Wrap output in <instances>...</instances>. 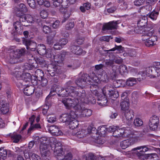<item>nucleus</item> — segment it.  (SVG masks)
<instances>
[{
	"mask_svg": "<svg viewBox=\"0 0 160 160\" xmlns=\"http://www.w3.org/2000/svg\"><path fill=\"white\" fill-rule=\"evenodd\" d=\"M49 130L52 134L55 136H59L62 134L61 131L56 126L52 125L50 127Z\"/></svg>",
	"mask_w": 160,
	"mask_h": 160,
	"instance_id": "nucleus-18",
	"label": "nucleus"
},
{
	"mask_svg": "<svg viewBox=\"0 0 160 160\" xmlns=\"http://www.w3.org/2000/svg\"><path fill=\"white\" fill-rule=\"evenodd\" d=\"M36 63H34L35 65L36 64L37 65L38 64L40 65L42 67L44 66L46 64V62L43 58L41 57H39L37 58L35 60Z\"/></svg>",
	"mask_w": 160,
	"mask_h": 160,
	"instance_id": "nucleus-41",
	"label": "nucleus"
},
{
	"mask_svg": "<svg viewBox=\"0 0 160 160\" xmlns=\"http://www.w3.org/2000/svg\"><path fill=\"white\" fill-rule=\"evenodd\" d=\"M47 121L49 123H54L56 121V118L54 116L51 115H48L47 117Z\"/></svg>",
	"mask_w": 160,
	"mask_h": 160,
	"instance_id": "nucleus-64",
	"label": "nucleus"
},
{
	"mask_svg": "<svg viewBox=\"0 0 160 160\" xmlns=\"http://www.w3.org/2000/svg\"><path fill=\"white\" fill-rule=\"evenodd\" d=\"M37 51L40 55H43L46 54V48L45 45L42 44L38 45L37 47Z\"/></svg>",
	"mask_w": 160,
	"mask_h": 160,
	"instance_id": "nucleus-31",
	"label": "nucleus"
},
{
	"mask_svg": "<svg viewBox=\"0 0 160 160\" xmlns=\"http://www.w3.org/2000/svg\"><path fill=\"white\" fill-rule=\"evenodd\" d=\"M154 69V67H148L147 68L145 72V73H146V76L147 75L150 77L149 75H150V74L153 73V70Z\"/></svg>",
	"mask_w": 160,
	"mask_h": 160,
	"instance_id": "nucleus-57",
	"label": "nucleus"
},
{
	"mask_svg": "<svg viewBox=\"0 0 160 160\" xmlns=\"http://www.w3.org/2000/svg\"><path fill=\"white\" fill-rule=\"evenodd\" d=\"M40 23H41V26L43 27V31L45 33L47 34L50 32V28L49 27L45 25H43L42 22H40Z\"/></svg>",
	"mask_w": 160,
	"mask_h": 160,
	"instance_id": "nucleus-60",
	"label": "nucleus"
},
{
	"mask_svg": "<svg viewBox=\"0 0 160 160\" xmlns=\"http://www.w3.org/2000/svg\"><path fill=\"white\" fill-rule=\"evenodd\" d=\"M123 81L122 80H114L113 82L114 87L116 88H118L121 87Z\"/></svg>",
	"mask_w": 160,
	"mask_h": 160,
	"instance_id": "nucleus-51",
	"label": "nucleus"
},
{
	"mask_svg": "<svg viewBox=\"0 0 160 160\" xmlns=\"http://www.w3.org/2000/svg\"><path fill=\"white\" fill-rule=\"evenodd\" d=\"M105 65L106 67L110 68L111 67L112 68L115 66L114 64V61L111 60H106L105 62Z\"/></svg>",
	"mask_w": 160,
	"mask_h": 160,
	"instance_id": "nucleus-52",
	"label": "nucleus"
},
{
	"mask_svg": "<svg viewBox=\"0 0 160 160\" xmlns=\"http://www.w3.org/2000/svg\"><path fill=\"white\" fill-rule=\"evenodd\" d=\"M70 51L72 53L78 55H80L83 53L82 49L78 46H71Z\"/></svg>",
	"mask_w": 160,
	"mask_h": 160,
	"instance_id": "nucleus-24",
	"label": "nucleus"
},
{
	"mask_svg": "<svg viewBox=\"0 0 160 160\" xmlns=\"http://www.w3.org/2000/svg\"><path fill=\"white\" fill-rule=\"evenodd\" d=\"M21 88L20 89H21ZM23 92L27 96H30L32 95L34 92L35 88L33 86H27L25 88L23 87Z\"/></svg>",
	"mask_w": 160,
	"mask_h": 160,
	"instance_id": "nucleus-20",
	"label": "nucleus"
},
{
	"mask_svg": "<svg viewBox=\"0 0 160 160\" xmlns=\"http://www.w3.org/2000/svg\"><path fill=\"white\" fill-rule=\"evenodd\" d=\"M92 114V111L90 109H83L81 111V115L82 117H88Z\"/></svg>",
	"mask_w": 160,
	"mask_h": 160,
	"instance_id": "nucleus-38",
	"label": "nucleus"
},
{
	"mask_svg": "<svg viewBox=\"0 0 160 160\" xmlns=\"http://www.w3.org/2000/svg\"><path fill=\"white\" fill-rule=\"evenodd\" d=\"M112 89H113V86L111 84H108L103 88L102 92L104 95L108 97V96H110V92Z\"/></svg>",
	"mask_w": 160,
	"mask_h": 160,
	"instance_id": "nucleus-22",
	"label": "nucleus"
},
{
	"mask_svg": "<svg viewBox=\"0 0 160 160\" xmlns=\"http://www.w3.org/2000/svg\"><path fill=\"white\" fill-rule=\"evenodd\" d=\"M117 21H113L104 24L102 28V30L103 31L108 30H112L116 29L117 27Z\"/></svg>",
	"mask_w": 160,
	"mask_h": 160,
	"instance_id": "nucleus-15",
	"label": "nucleus"
},
{
	"mask_svg": "<svg viewBox=\"0 0 160 160\" xmlns=\"http://www.w3.org/2000/svg\"><path fill=\"white\" fill-rule=\"evenodd\" d=\"M35 75V79H37L38 81H40V79L43 78L44 73L41 70L38 69L36 71Z\"/></svg>",
	"mask_w": 160,
	"mask_h": 160,
	"instance_id": "nucleus-33",
	"label": "nucleus"
},
{
	"mask_svg": "<svg viewBox=\"0 0 160 160\" xmlns=\"http://www.w3.org/2000/svg\"><path fill=\"white\" fill-rule=\"evenodd\" d=\"M146 73L144 71L140 72L138 75L137 80L139 81L142 80L145 77Z\"/></svg>",
	"mask_w": 160,
	"mask_h": 160,
	"instance_id": "nucleus-48",
	"label": "nucleus"
},
{
	"mask_svg": "<svg viewBox=\"0 0 160 160\" xmlns=\"http://www.w3.org/2000/svg\"><path fill=\"white\" fill-rule=\"evenodd\" d=\"M38 83H39L42 87L46 86L48 84V80L47 79L44 77L40 79V81H38Z\"/></svg>",
	"mask_w": 160,
	"mask_h": 160,
	"instance_id": "nucleus-56",
	"label": "nucleus"
},
{
	"mask_svg": "<svg viewBox=\"0 0 160 160\" xmlns=\"http://www.w3.org/2000/svg\"><path fill=\"white\" fill-rule=\"evenodd\" d=\"M119 71L120 73L122 75H123L124 77L126 76L127 74L128 73L127 67L124 65H121L119 66Z\"/></svg>",
	"mask_w": 160,
	"mask_h": 160,
	"instance_id": "nucleus-35",
	"label": "nucleus"
},
{
	"mask_svg": "<svg viewBox=\"0 0 160 160\" xmlns=\"http://www.w3.org/2000/svg\"><path fill=\"white\" fill-rule=\"evenodd\" d=\"M61 145L62 144L60 142H57L55 145H54V149L52 148V149L54 151V153L55 155L61 156V155L63 156L65 154V152L63 151Z\"/></svg>",
	"mask_w": 160,
	"mask_h": 160,
	"instance_id": "nucleus-14",
	"label": "nucleus"
},
{
	"mask_svg": "<svg viewBox=\"0 0 160 160\" xmlns=\"http://www.w3.org/2000/svg\"><path fill=\"white\" fill-rule=\"evenodd\" d=\"M74 109L78 112H81L83 109V107L80 103L76 104L73 107H72Z\"/></svg>",
	"mask_w": 160,
	"mask_h": 160,
	"instance_id": "nucleus-58",
	"label": "nucleus"
},
{
	"mask_svg": "<svg viewBox=\"0 0 160 160\" xmlns=\"http://www.w3.org/2000/svg\"><path fill=\"white\" fill-rule=\"evenodd\" d=\"M66 53V52L62 51L61 53H58L53 55L54 61L58 66H60L62 64V61L64 59Z\"/></svg>",
	"mask_w": 160,
	"mask_h": 160,
	"instance_id": "nucleus-8",
	"label": "nucleus"
},
{
	"mask_svg": "<svg viewBox=\"0 0 160 160\" xmlns=\"http://www.w3.org/2000/svg\"><path fill=\"white\" fill-rule=\"evenodd\" d=\"M158 13L157 12H152L150 13H148V14H146L148 18H150L153 20H156L157 17Z\"/></svg>",
	"mask_w": 160,
	"mask_h": 160,
	"instance_id": "nucleus-44",
	"label": "nucleus"
},
{
	"mask_svg": "<svg viewBox=\"0 0 160 160\" xmlns=\"http://www.w3.org/2000/svg\"><path fill=\"white\" fill-rule=\"evenodd\" d=\"M31 75L29 73H25L23 74L22 76V79L23 81L22 82L21 84V88H22L24 86L25 82H30L31 80Z\"/></svg>",
	"mask_w": 160,
	"mask_h": 160,
	"instance_id": "nucleus-28",
	"label": "nucleus"
},
{
	"mask_svg": "<svg viewBox=\"0 0 160 160\" xmlns=\"http://www.w3.org/2000/svg\"><path fill=\"white\" fill-rule=\"evenodd\" d=\"M133 124L136 127H140L142 125L143 122L141 119L137 118L134 119Z\"/></svg>",
	"mask_w": 160,
	"mask_h": 160,
	"instance_id": "nucleus-46",
	"label": "nucleus"
},
{
	"mask_svg": "<svg viewBox=\"0 0 160 160\" xmlns=\"http://www.w3.org/2000/svg\"><path fill=\"white\" fill-rule=\"evenodd\" d=\"M12 138L14 142L17 143L21 138V136L20 134H14L12 136Z\"/></svg>",
	"mask_w": 160,
	"mask_h": 160,
	"instance_id": "nucleus-55",
	"label": "nucleus"
},
{
	"mask_svg": "<svg viewBox=\"0 0 160 160\" xmlns=\"http://www.w3.org/2000/svg\"><path fill=\"white\" fill-rule=\"evenodd\" d=\"M107 96L104 95L103 96H99L98 97V102L99 105L101 106H105L108 100L107 98Z\"/></svg>",
	"mask_w": 160,
	"mask_h": 160,
	"instance_id": "nucleus-30",
	"label": "nucleus"
},
{
	"mask_svg": "<svg viewBox=\"0 0 160 160\" xmlns=\"http://www.w3.org/2000/svg\"><path fill=\"white\" fill-rule=\"evenodd\" d=\"M69 127L71 129H73L77 127L79 124L76 118H72L68 124Z\"/></svg>",
	"mask_w": 160,
	"mask_h": 160,
	"instance_id": "nucleus-32",
	"label": "nucleus"
},
{
	"mask_svg": "<svg viewBox=\"0 0 160 160\" xmlns=\"http://www.w3.org/2000/svg\"><path fill=\"white\" fill-rule=\"evenodd\" d=\"M137 80L136 78H129L126 81V85L129 86H132L137 83Z\"/></svg>",
	"mask_w": 160,
	"mask_h": 160,
	"instance_id": "nucleus-37",
	"label": "nucleus"
},
{
	"mask_svg": "<svg viewBox=\"0 0 160 160\" xmlns=\"http://www.w3.org/2000/svg\"><path fill=\"white\" fill-rule=\"evenodd\" d=\"M25 51V48L11 51L9 54V62L12 64L18 62L19 59L24 55Z\"/></svg>",
	"mask_w": 160,
	"mask_h": 160,
	"instance_id": "nucleus-3",
	"label": "nucleus"
},
{
	"mask_svg": "<svg viewBox=\"0 0 160 160\" xmlns=\"http://www.w3.org/2000/svg\"><path fill=\"white\" fill-rule=\"evenodd\" d=\"M159 123L158 117L155 115L152 116L149 120V125L150 130L154 131L156 130L158 126Z\"/></svg>",
	"mask_w": 160,
	"mask_h": 160,
	"instance_id": "nucleus-10",
	"label": "nucleus"
},
{
	"mask_svg": "<svg viewBox=\"0 0 160 160\" xmlns=\"http://www.w3.org/2000/svg\"><path fill=\"white\" fill-rule=\"evenodd\" d=\"M141 149H142V150L140 151V152H137V155L138 157L145 156L144 155H146L144 153L145 152L150 149L148 147V146H142L134 148L133 150H140Z\"/></svg>",
	"mask_w": 160,
	"mask_h": 160,
	"instance_id": "nucleus-17",
	"label": "nucleus"
},
{
	"mask_svg": "<svg viewBox=\"0 0 160 160\" xmlns=\"http://www.w3.org/2000/svg\"><path fill=\"white\" fill-rule=\"evenodd\" d=\"M74 99L70 98H65L62 100V102L64 104L66 108L68 109H70L74 107V105L77 103L79 99H77L76 98H74Z\"/></svg>",
	"mask_w": 160,
	"mask_h": 160,
	"instance_id": "nucleus-6",
	"label": "nucleus"
},
{
	"mask_svg": "<svg viewBox=\"0 0 160 160\" xmlns=\"http://www.w3.org/2000/svg\"><path fill=\"white\" fill-rule=\"evenodd\" d=\"M126 131L121 128H116L114 132H113V136L116 138H122L128 136V133H127Z\"/></svg>",
	"mask_w": 160,
	"mask_h": 160,
	"instance_id": "nucleus-16",
	"label": "nucleus"
},
{
	"mask_svg": "<svg viewBox=\"0 0 160 160\" xmlns=\"http://www.w3.org/2000/svg\"><path fill=\"white\" fill-rule=\"evenodd\" d=\"M146 0H135L134 4L136 6H140L142 5Z\"/></svg>",
	"mask_w": 160,
	"mask_h": 160,
	"instance_id": "nucleus-63",
	"label": "nucleus"
},
{
	"mask_svg": "<svg viewBox=\"0 0 160 160\" xmlns=\"http://www.w3.org/2000/svg\"><path fill=\"white\" fill-rule=\"evenodd\" d=\"M98 131H99V133L101 134L102 135H105L107 131V128L104 126H102L99 127L98 128Z\"/></svg>",
	"mask_w": 160,
	"mask_h": 160,
	"instance_id": "nucleus-61",
	"label": "nucleus"
},
{
	"mask_svg": "<svg viewBox=\"0 0 160 160\" xmlns=\"http://www.w3.org/2000/svg\"><path fill=\"white\" fill-rule=\"evenodd\" d=\"M82 91L84 92V96H81V95L78 94L76 97V98L78 99H79V100L82 102H88V103H90L92 104H95L96 100L95 98L93 97H92V95L88 97V96H87L86 92L84 90L81 89L79 91H78V93H79L80 92H82Z\"/></svg>",
	"mask_w": 160,
	"mask_h": 160,
	"instance_id": "nucleus-4",
	"label": "nucleus"
},
{
	"mask_svg": "<svg viewBox=\"0 0 160 160\" xmlns=\"http://www.w3.org/2000/svg\"><path fill=\"white\" fill-rule=\"evenodd\" d=\"M12 74L14 76V81L17 87L20 89L21 88L22 83L23 81L22 80V73L18 68H16L14 69L12 72Z\"/></svg>",
	"mask_w": 160,
	"mask_h": 160,
	"instance_id": "nucleus-5",
	"label": "nucleus"
},
{
	"mask_svg": "<svg viewBox=\"0 0 160 160\" xmlns=\"http://www.w3.org/2000/svg\"><path fill=\"white\" fill-rule=\"evenodd\" d=\"M59 66L54 65L51 64L49 65L47 67V70L49 74L52 76L53 77L56 74H58L60 72V67Z\"/></svg>",
	"mask_w": 160,
	"mask_h": 160,
	"instance_id": "nucleus-13",
	"label": "nucleus"
},
{
	"mask_svg": "<svg viewBox=\"0 0 160 160\" xmlns=\"http://www.w3.org/2000/svg\"><path fill=\"white\" fill-rule=\"evenodd\" d=\"M60 11L64 14V17L68 18L71 15V12L70 10L64 8H61L59 9Z\"/></svg>",
	"mask_w": 160,
	"mask_h": 160,
	"instance_id": "nucleus-36",
	"label": "nucleus"
},
{
	"mask_svg": "<svg viewBox=\"0 0 160 160\" xmlns=\"http://www.w3.org/2000/svg\"><path fill=\"white\" fill-rule=\"evenodd\" d=\"M129 103L127 101L124 100L121 102L120 106L121 107V110L123 112H124L129 109Z\"/></svg>",
	"mask_w": 160,
	"mask_h": 160,
	"instance_id": "nucleus-34",
	"label": "nucleus"
},
{
	"mask_svg": "<svg viewBox=\"0 0 160 160\" xmlns=\"http://www.w3.org/2000/svg\"><path fill=\"white\" fill-rule=\"evenodd\" d=\"M81 79L83 81L85 82V84L87 83L90 84L91 82L93 81H94L93 79L94 78L91 76H90L87 73L83 74L80 77Z\"/></svg>",
	"mask_w": 160,
	"mask_h": 160,
	"instance_id": "nucleus-19",
	"label": "nucleus"
},
{
	"mask_svg": "<svg viewBox=\"0 0 160 160\" xmlns=\"http://www.w3.org/2000/svg\"><path fill=\"white\" fill-rule=\"evenodd\" d=\"M139 139V137L137 136L133 137L131 139H127L124 140L121 142L120 146L122 149H125L133 144L131 142V141L137 142Z\"/></svg>",
	"mask_w": 160,
	"mask_h": 160,
	"instance_id": "nucleus-12",
	"label": "nucleus"
},
{
	"mask_svg": "<svg viewBox=\"0 0 160 160\" xmlns=\"http://www.w3.org/2000/svg\"><path fill=\"white\" fill-rule=\"evenodd\" d=\"M97 157L93 153H89L83 158L84 160H96Z\"/></svg>",
	"mask_w": 160,
	"mask_h": 160,
	"instance_id": "nucleus-40",
	"label": "nucleus"
},
{
	"mask_svg": "<svg viewBox=\"0 0 160 160\" xmlns=\"http://www.w3.org/2000/svg\"><path fill=\"white\" fill-rule=\"evenodd\" d=\"M41 125L39 123H36L35 124H33L28 129V133H31V132L32 131L36 129H38L41 128Z\"/></svg>",
	"mask_w": 160,
	"mask_h": 160,
	"instance_id": "nucleus-43",
	"label": "nucleus"
},
{
	"mask_svg": "<svg viewBox=\"0 0 160 160\" xmlns=\"http://www.w3.org/2000/svg\"><path fill=\"white\" fill-rule=\"evenodd\" d=\"M58 160H72V154L69 152L67 153L65 152V154L62 156L61 155V156H57Z\"/></svg>",
	"mask_w": 160,
	"mask_h": 160,
	"instance_id": "nucleus-29",
	"label": "nucleus"
},
{
	"mask_svg": "<svg viewBox=\"0 0 160 160\" xmlns=\"http://www.w3.org/2000/svg\"><path fill=\"white\" fill-rule=\"evenodd\" d=\"M13 26L15 29V32L19 34H21L23 32V27L20 24L18 21H17L13 23Z\"/></svg>",
	"mask_w": 160,
	"mask_h": 160,
	"instance_id": "nucleus-27",
	"label": "nucleus"
},
{
	"mask_svg": "<svg viewBox=\"0 0 160 160\" xmlns=\"http://www.w3.org/2000/svg\"><path fill=\"white\" fill-rule=\"evenodd\" d=\"M38 66L36 64L35 65L34 63H32V64L26 63L23 67V69L25 70H30L33 68H37Z\"/></svg>",
	"mask_w": 160,
	"mask_h": 160,
	"instance_id": "nucleus-39",
	"label": "nucleus"
},
{
	"mask_svg": "<svg viewBox=\"0 0 160 160\" xmlns=\"http://www.w3.org/2000/svg\"><path fill=\"white\" fill-rule=\"evenodd\" d=\"M147 18H148L145 16L140 18L138 22V26L140 27H144V29H145L147 28L145 27V26L147 25Z\"/></svg>",
	"mask_w": 160,
	"mask_h": 160,
	"instance_id": "nucleus-26",
	"label": "nucleus"
},
{
	"mask_svg": "<svg viewBox=\"0 0 160 160\" xmlns=\"http://www.w3.org/2000/svg\"><path fill=\"white\" fill-rule=\"evenodd\" d=\"M20 11H21L24 13H26L28 11V8L26 5L23 3H21L19 5L18 8H17Z\"/></svg>",
	"mask_w": 160,
	"mask_h": 160,
	"instance_id": "nucleus-50",
	"label": "nucleus"
},
{
	"mask_svg": "<svg viewBox=\"0 0 160 160\" xmlns=\"http://www.w3.org/2000/svg\"><path fill=\"white\" fill-rule=\"evenodd\" d=\"M89 134V131L87 129H83L76 132L75 135L78 138H83Z\"/></svg>",
	"mask_w": 160,
	"mask_h": 160,
	"instance_id": "nucleus-25",
	"label": "nucleus"
},
{
	"mask_svg": "<svg viewBox=\"0 0 160 160\" xmlns=\"http://www.w3.org/2000/svg\"><path fill=\"white\" fill-rule=\"evenodd\" d=\"M22 41L23 44L26 46L27 49H29L32 51L35 50L37 46L36 42L31 40L24 38L22 39Z\"/></svg>",
	"mask_w": 160,
	"mask_h": 160,
	"instance_id": "nucleus-11",
	"label": "nucleus"
},
{
	"mask_svg": "<svg viewBox=\"0 0 160 160\" xmlns=\"http://www.w3.org/2000/svg\"><path fill=\"white\" fill-rule=\"evenodd\" d=\"M76 84L79 87H84L85 82L83 81L82 80L80 77L78 78L75 82Z\"/></svg>",
	"mask_w": 160,
	"mask_h": 160,
	"instance_id": "nucleus-54",
	"label": "nucleus"
},
{
	"mask_svg": "<svg viewBox=\"0 0 160 160\" xmlns=\"http://www.w3.org/2000/svg\"><path fill=\"white\" fill-rule=\"evenodd\" d=\"M157 37L156 36L153 35L145 42V44L147 47H152L156 44L155 42L157 41Z\"/></svg>",
	"mask_w": 160,
	"mask_h": 160,
	"instance_id": "nucleus-21",
	"label": "nucleus"
},
{
	"mask_svg": "<svg viewBox=\"0 0 160 160\" xmlns=\"http://www.w3.org/2000/svg\"><path fill=\"white\" fill-rule=\"evenodd\" d=\"M152 27H150L148 26H147L145 29H144L145 33L142 36V39L145 43V42L147 41L153 35L154 32L152 30Z\"/></svg>",
	"mask_w": 160,
	"mask_h": 160,
	"instance_id": "nucleus-9",
	"label": "nucleus"
},
{
	"mask_svg": "<svg viewBox=\"0 0 160 160\" xmlns=\"http://www.w3.org/2000/svg\"><path fill=\"white\" fill-rule=\"evenodd\" d=\"M123 49V48L121 46H117L116 45H115V46L114 48L110 49L108 50H104L105 52H109V51H114L115 50H117L119 51H122Z\"/></svg>",
	"mask_w": 160,
	"mask_h": 160,
	"instance_id": "nucleus-53",
	"label": "nucleus"
},
{
	"mask_svg": "<svg viewBox=\"0 0 160 160\" xmlns=\"http://www.w3.org/2000/svg\"><path fill=\"white\" fill-rule=\"evenodd\" d=\"M77 115L74 111H71L69 114L65 113L61 115L59 118L60 121L68 124L72 118H76Z\"/></svg>",
	"mask_w": 160,
	"mask_h": 160,
	"instance_id": "nucleus-7",
	"label": "nucleus"
},
{
	"mask_svg": "<svg viewBox=\"0 0 160 160\" xmlns=\"http://www.w3.org/2000/svg\"><path fill=\"white\" fill-rule=\"evenodd\" d=\"M110 95L108 96V97H110L113 99V98H116L119 96V92L118 91L116 90L113 88L112 91L110 92Z\"/></svg>",
	"mask_w": 160,
	"mask_h": 160,
	"instance_id": "nucleus-42",
	"label": "nucleus"
},
{
	"mask_svg": "<svg viewBox=\"0 0 160 160\" xmlns=\"http://www.w3.org/2000/svg\"><path fill=\"white\" fill-rule=\"evenodd\" d=\"M27 2L29 6L33 9L36 8V3L35 0H27Z\"/></svg>",
	"mask_w": 160,
	"mask_h": 160,
	"instance_id": "nucleus-62",
	"label": "nucleus"
},
{
	"mask_svg": "<svg viewBox=\"0 0 160 160\" xmlns=\"http://www.w3.org/2000/svg\"><path fill=\"white\" fill-rule=\"evenodd\" d=\"M127 54V56H128L129 57H135L136 55V51L134 49H131L128 51L127 54V53H124L123 54V55H124Z\"/></svg>",
	"mask_w": 160,
	"mask_h": 160,
	"instance_id": "nucleus-59",
	"label": "nucleus"
},
{
	"mask_svg": "<svg viewBox=\"0 0 160 160\" xmlns=\"http://www.w3.org/2000/svg\"><path fill=\"white\" fill-rule=\"evenodd\" d=\"M41 143L40 145V150L42 157H48L50 152L48 149L50 147V143H56L57 140L54 138H50L45 137H42L41 140Z\"/></svg>",
	"mask_w": 160,
	"mask_h": 160,
	"instance_id": "nucleus-2",
	"label": "nucleus"
},
{
	"mask_svg": "<svg viewBox=\"0 0 160 160\" xmlns=\"http://www.w3.org/2000/svg\"><path fill=\"white\" fill-rule=\"evenodd\" d=\"M26 15L24 14L23 17H21L19 18V21L20 24H22L25 26H29V24H28L27 23L26 19Z\"/></svg>",
	"mask_w": 160,
	"mask_h": 160,
	"instance_id": "nucleus-49",
	"label": "nucleus"
},
{
	"mask_svg": "<svg viewBox=\"0 0 160 160\" xmlns=\"http://www.w3.org/2000/svg\"><path fill=\"white\" fill-rule=\"evenodd\" d=\"M26 19L27 23L29 24L33 23L35 21V19L29 14H26Z\"/></svg>",
	"mask_w": 160,
	"mask_h": 160,
	"instance_id": "nucleus-45",
	"label": "nucleus"
},
{
	"mask_svg": "<svg viewBox=\"0 0 160 160\" xmlns=\"http://www.w3.org/2000/svg\"><path fill=\"white\" fill-rule=\"evenodd\" d=\"M1 111L3 114H6L9 111V105L6 103L4 105L1 107Z\"/></svg>",
	"mask_w": 160,
	"mask_h": 160,
	"instance_id": "nucleus-47",
	"label": "nucleus"
},
{
	"mask_svg": "<svg viewBox=\"0 0 160 160\" xmlns=\"http://www.w3.org/2000/svg\"><path fill=\"white\" fill-rule=\"evenodd\" d=\"M126 119L129 121L132 120L134 117V112L133 110L130 109L123 112Z\"/></svg>",
	"mask_w": 160,
	"mask_h": 160,
	"instance_id": "nucleus-23",
	"label": "nucleus"
},
{
	"mask_svg": "<svg viewBox=\"0 0 160 160\" xmlns=\"http://www.w3.org/2000/svg\"><path fill=\"white\" fill-rule=\"evenodd\" d=\"M72 82L71 81L67 82L65 84V90L62 87L56 85L53 86L51 88L50 94L46 98V100L52 95H55V94H52L53 92H56L58 96L62 97H67L69 95L72 97L76 98L78 94L81 95V96H84V92L82 91L78 93L77 89L72 86Z\"/></svg>",
	"mask_w": 160,
	"mask_h": 160,
	"instance_id": "nucleus-1",
	"label": "nucleus"
}]
</instances>
